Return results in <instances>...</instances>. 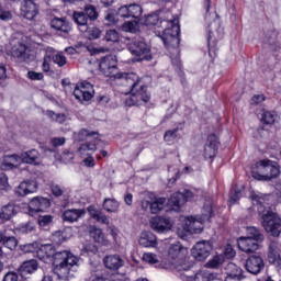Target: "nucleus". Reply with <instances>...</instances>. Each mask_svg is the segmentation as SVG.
Segmentation results:
<instances>
[{"mask_svg":"<svg viewBox=\"0 0 281 281\" xmlns=\"http://www.w3.org/2000/svg\"><path fill=\"white\" fill-rule=\"evenodd\" d=\"M38 190V183L34 180H25L22 181L16 188H15V194L16 196H27V194H34Z\"/></svg>","mask_w":281,"mask_h":281,"instance_id":"obj_22","label":"nucleus"},{"mask_svg":"<svg viewBox=\"0 0 281 281\" xmlns=\"http://www.w3.org/2000/svg\"><path fill=\"white\" fill-rule=\"evenodd\" d=\"M177 133H179V127L167 131L164 136L165 142H175L177 139Z\"/></svg>","mask_w":281,"mask_h":281,"instance_id":"obj_52","label":"nucleus"},{"mask_svg":"<svg viewBox=\"0 0 281 281\" xmlns=\"http://www.w3.org/2000/svg\"><path fill=\"white\" fill-rule=\"evenodd\" d=\"M278 121V113L273 111H263L261 114V122L263 124H276Z\"/></svg>","mask_w":281,"mask_h":281,"instance_id":"obj_37","label":"nucleus"},{"mask_svg":"<svg viewBox=\"0 0 281 281\" xmlns=\"http://www.w3.org/2000/svg\"><path fill=\"white\" fill-rule=\"evenodd\" d=\"M52 192H53L54 196H63V193H64L61 187L58 184L52 186Z\"/></svg>","mask_w":281,"mask_h":281,"instance_id":"obj_64","label":"nucleus"},{"mask_svg":"<svg viewBox=\"0 0 281 281\" xmlns=\"http://www.w3.org/2000/svg\"><path fill=\"white\" fill-rule=\"evenodd\" d=\"M36 255L37 258L46 265L53 262L55 266V273L61 280L74 278V273L78 271V257L74 256L69 250H60L56 252V249L52 244H45L36 250Z\"/></svg>","mask_w":281,"mask_h":281,"instance_id":"obj_3","label":"nucleus"},{"mask_svg":"<svg viewBox=\"0 0 281 281\" xmlns=\"http://www.w3.org/2000/svg\"><path fill=\"white\" fill-rule=\"evenodd\" d=\"M104 20L108 21V23L110 24L117 23V14H115V12L113 11H106Z\"/></svg>","mask_w":281,"mask_h":281,"instance_id":"obj_56","label":"nucleus"},{"mask_svg":"<svg viewBox=\"0 0 281 281\" xmlns=\"http://www.w3.org/2000/svg\"><path fill=\"white\" fill-rule=\"evenodd\" d=\"M116 16H121V19H131L128 5L120 7Z\"/></svg>","mask_w":281,"mask_h":281,"instance_id":"obj_54","label":"nucleus"},{"mask_svg":"<svg viewBox=\"0 0 281 281\" xmlns=\"http://www.w3.org/2000/svg\"><path fill=\"white\" fill-rule=\"evenodd\" d=\"M99 69L108 78L121 80L123 87L128 88L130 98L125 100L126 106H144L150 102V92L144 79L135 72H119L117 57L115 55H106L100 59Z\"/></svg>","mask_w":281,"mask_h":281,"instance_id":"obj_2","label":"nucleus"},{"mask_svg":"<svg viewBox=\"0 0 281 281\" xmlns=\"http://www.w3.org/2000/svg\"><path fill=\"white\" fill-rule=\"evenodd\" d=\"M265 100H267V98L265 97V94H255L251 100H250V104H262V102H265Z\"/></svg>","mask_w":281,"mask_h":281,"instance_id":"obj_59","label":"nucleus"},{"mask_svg":"<svg viewBox=\"0 0 281 281\" xmlns=\"http://www.w3.org/2000/svg\"><path fill=\"white\" fill-rule=\"evenodd\" d=\"M103 263L106 269L111 271H117V269H122L124 266V259L120 255H108L103 258Z\"/></svg>","mask_w":281,"mask_h":281,"instance_id":"obj_25","label":"nucleus"},{"mask_svg":"<svg viewBox=\"0 0 281 281\" xmlns=\"http://www.w3.org/2000/svg\"><path fill=\"white\" fill-rule=\"evenodd\" d=\"M85 14L90 21H95L98 20V10L92 5V4H87L85 7Z\"/></svg>","mask_w":281,"mask_h":281,"instance_id":"obj_43","label":"nucleus"},{"mask_svg":"<svg viewBox=\"0 0 281 281\" xmlns=\"http://www.w3.org/2000/svg\"><path fill=\"white\" fill-rule=\"evenodd\" d=\"M85 32H87L89 41H97V38H100V36H102V31L95 26L88 27Z\"/></svg>","mask_w":281,"mask_h":281,"instance_id":"obj_41","label":"nucleus"},{"mask_svg":"<svg viewBox=\"0 0 281 281\" xmlns=\"http://www.w3.org/2000/svg\"><path fill=\"white\" fill-rule=\"evenodd\" d=\"M52 221H54V216L52 215H40L37 218V223L40 227H47V225H50Z\"/></svg>","mask_w":281,"mask_h":281,"instance_id":"obj_48","label":"nucleus"},{"mask_svg":"<svg viewBox=\"0 0 281 281\" xmlns=\"http://www.w3.org/2000/svg\"><path fill=\"white\" fill-rule=\"evenodd\" d=\"M92 217L95 218V221H98V223H102L103 225H109V217L103 214L100 211H95L94 213H91Z\"/></svg>","mask_w":281,"mask_h":281,"instance_id":"obj_49","label":"nucleus"},{"mask_svg":"<svg viewBox=\"0 0 281 281\" xmlns=\"http://www.w3.org/2000/svg\"><path fill=\"white\" fill-rule=\"evenodd\" d=\"M3 281H19V274L10 271L3 277Z\"/></svg>","mask_w":281,"mask_h":281,"instance_id":"obj_63","label":"nucleus"},{"mask_svg":"<svg viewBox=\"0 0 281 281\" xmlns=\"http://www.w3.org/2000/svg\"><path fill=\"white\" fill-rule=\"evenodd\" d=\"M83 251H86L88 256L95 255L98 254V247H95L93 244H87L83 248Z\"/></svg>","mask_w":281,"mask_h":281,"instance_id":"obj_60","label":"nucleus"},{"mask_svg":"<svg viewBox=\"0 0 281 281\" xmlns=\"http://www.w3.org/2000/svg\"><path fill=\"white\" fill-rule=\"evenodd\" d=\"M46 115H48V117H52V120H55V122H58V124H63L65 120H67V116L65 114H56L54 113V111L50 110L46 112Z\"/></svg>","mask_w":281,"mask_h":281,"instance_id":"obj_50","label":"nucleus"},{"mask_svg":"<svg viewBox=\"0 0 281 281\" xmlns=\"http://www.w3.org/2000/svg\"><path fill=\"white\" fill-rule=\"evenodd\" d=\"M213 249V244L211 240L198 241L191 249V254L195 260L203 262L210 258V254Z\"/></svg>","mask_w":281,"mask_h":281,"instance_id":"obj_10","label":"nucleus"},{"mask_svg":"<svg viewBox=\"0 0 281 281\" xmlns=\"http://www.w3.org/2000/svg\"><path fill=\"white\" fill-rule=\"evenodd\" d=\"M3 247L7 249H10V251L16 249V245H19V241L14 237H4L2 239Z\"/></svg>","mask_w":281,"mask_h":281,"instance_id":"obj_46","label":"nucleus"},{"mask_svg":"<svg viewBox=\"0 0 281 281\" xmlns=\"http://www.w3.org/2000/svg\"><path fill=\"white\" fill-rule=\"evenodd\" d=\"M122 30H123V32L135 33V32H137V22L127 21V22L123 23Z\"/></svg>","mask_w":281,"mask_h":281,"instance_id":"obj_51","label":"nucleus"},{"mask_svg":"<svg viewBox=\"0 0 281 281\" xmlns=\"http://www.w3.org/2000/svg\"><path fill=\"white\" fill-rule=\"evenodd\" d=\"M251 175L257 181H271L280 177V165L269 159L259 160L252 167Z\"/></svg>","mask_w":281,"mask_h":281,"instance_id":"obj_5","label":"nucleus"},{"mask_svg":"<svg viewBox=\"0 0 281 281\" xmlns=\"http://www.w3.org/2000/svg\"><path fill=\"white\" fill-rule=\"evenodd\" d=\"M218 153V137L215 134L209 135L206 144L204 146V158L214 159Z\"/></svg>","mask_w":281,"mask_h":281,"instance_id":"obj_20","label":"nucleus"},{"mask_svg":"<svg viewBox=\"0 0 281 281\" xmlns=\"http://www.w3.org/2000/svg\"><path fill=\"white\" fill-rule=\"evenodd\" d=\"M223 262H225V256L215 255L212 259H210L206 262V267L209 269H218V267H221V265H223Z\"/></svg>","mask_w":281,"mask_h":281,"instance_id":"obj_38","label":"nucleus"},{"mask_svg":"<svg viewBox=\"0 0 281 281\" xmlns=\"http://www.w3.org/2000/svg\"><path fill=\"white\" fill-rule=\"evenodd\" d=\"M128 52L134 56L133 63H142V60H153L150 46L143 41H134L127 45Z\"/></svg>","mask_w":281,"mask_h":281,"instance_id":"obj_7","label":"nucleus"},{"mask_svg":"<svg viewBox=\"0 0 281 281\" xmlns=\"http://www.w3.org/2000/svg\"><path fill=\"white\" fill-rule=\"evenodd\" d=\"M245 269L252 276H258L265 269V259L258 255H252L247 258Z\"/></svg>","mask_w":281,"mask_h":281,"instance_id":"obj_15","label":"nucleus"},{"mask_svg":"<svg viewBox=\"0 0 281 281\" xmlns=\"http://www.w3.org/2000/svg\"><path fill=\"white\" fill-rule=\"evenodd\" d=\"M248 237L247 238H252L255 240H262V234H260V229H258L255 226H249L246 229Z\"/></svg>","mask_w":281,"mask_h":281,"instance_id":"obj_44","label":"nucleus"},{"mask_svg":"<svg viewBox=\"0 0 281 281\" xmlns=\"http://www.w3.org/2000/svg\"><path fill=\"white\" fill-rule=\"evenodd\" d=\"M268 261L281 270L280 247L276 241L270 243L268 247Z\"/></svg>","mask_w":281,"mask_h":281,"instance_id":"obj_23","label":"nucleus"},{"mask_svg":"<svg viewBox=\"0 0 281 281\" xmlns=\"http://www.w3.org/2000/svg\"><path fill=\"white\" fill-rule=\"evenodd\" d=\"M50 27L57 32H64V34H69L71 31V25H69L67 19L65 18H54L50 21Z\"/></svg>","mask_w":281,"mask_h":281,"instance_id":"obj_30","label":"nucleus"},{"mask_svg":"<svg viewBox=\"0 0 281 281\" xmlns=\"http://www.w3.org/2000/svg\"><path fill=\"white\" fill-rule=\"evenodd\" d=\"M21 14L27 21H33L38 15V5L35 4L34 0H25L21 4Z\"/></svg>","mask_w":281,"mask_h":281,"instance_id":"obj_21","label":"nucleus"},{"mask_svg":"<svg viewBox=\"0 0 281 281\" xmlns=\"http://www.w3.org/2000/svg\"><path fill=\"white\" fill-rule=\"evenodd\" d=\"M128 12H130V18L132 16V19H139V16H142V5L139 4H128Z\"/></svg>","mask_w":281,"mask_h":281,"instance_id":"obj_40","label":"nucleus"},{"mask_svg":"<svg viewBox=\"0 0 281 281\" xmlns=\"http://www.w3.org/2000/svg\"><path fill=\"white\" fill-rule=\"evenodd\" d=\"M14 214H16V211L14 210V204H8L2 206V210L0 212V218L2 221H10V218H12Z\"/></svg>","mask_w":281,"mask_h":281,"instance_id":"obj_35","label":"nucleus"},{"mask_svg":"<svg viewBox=\"0 0 281 281\" xmlns=\"http://www.w3.org/2000/svg\"><path fill=\"white\" fill-rule=\"evenodd\" d=\"M27 78L30 80H43V78H45V76L43 75V72H36L34 70H30L27 72Z\"/></svg>","mask_w":281,"mask_h":281,"instance_id":"obj_58","label":"nucleus"},{"mask_svg":"<svg viewBox=\"0 0 281 281\" xmlns=\"http://www.w3.org/2000/svg\"><path fill=\"white\" fill-rule=\"evenodd\" d=\"M85 216V210L82 209H68L61 214V220L64 223H78L80 218Z\"/></svg>","mask_w":281,"mask_h":281,"instance_id":"obj_24","label":"nucleus"},{"mask_svg":"<svg viewBox=\"0 0 281 281\" xmlns=\"http://www.w3.org/2000/svg\"><path fill=\"white\" fill-rule=\"evenodd\" d=\"M97 144L98 140L87 142L81 144L78 148L79 155H87V158L83 159V164L85 166H87V168H93L95 166V159L93 158V156L89 155V153H95V150H98Z\"/></svg>","mask_w":281,"mask_h":281,"instance_id":"obj_11","label":"nucleus"},{"mask_svg":"<svg viewBox=\"0 0 281 281\" xmlns=\"http://www.w3.org/2000/svg\"><path fill=\"white\" fill-rule=\"evenodd\" d=\"M144 212L159 214L166 207V198H157L153 193H147L140 202Z\"/></svg>","mask_w":281,"mask_h":281,"instance_id":"obj_9","label":"nucleus"},{"mask_svg":"<svg viewBox=\"0 0 281 281\" xmlns=\"http://www.w3.org/2000/svg\"><path fill=\"white\" fill-rule=\"evenodd\" d=\"M188 271L180 272L179 278L182 281H213L214 280V273L207 271V270H200L194 276H190Z\"/></svg>","mask_w":281,"mask_h":281,"instance_id":"obj_17","label":"nucleus"},{"mask_svg":"<svg viewBox=\"0 0 281 281\" xmlns=\"http://www.w3.org/2000/svg\"><path fill=\"white\" fill-rule=\"evenodd\" d=\"M252 205L257 206V212L261 218V225L267 234L278 237L281 234V218L276 212L269 209V195L260 192L250 194Z\"/></svg>","mask_w":281,"mask_h":281,"instance_id":"obj_4","label":"nucleus"},{"mask_svg":"<svg viewBox=\"0 0 281 281\" xmlns=\"http://www.w3.org/2000/svg\"><path fill=\"white\" fill-rule=\"evenodd\" d=\"M68 238H71V228L57 231L53 234V241H55L56 245H63Z\"/></svg>","mask_w":281,"mask_h":281,"instance_id":"obj_33","label":"nucleus"},{"mask_svg":"<svg viewBox=\"0 0 281 281\" xmlns=\"http://www.w3.org/2000/svg\"><path fill=\"white\" fill-rule=\"evenodd\" d=\"M50 57L54 65H57V67H65V65H67V57H65L63 53L50 52Z\"/></svg>","mask_w":281,"mask_h":281,"instance_id":"obj_39","label":"nucleus"},{"mask_svg":"<svg viewBox=\"0 0 281 281\" xmlns=\"http://www.w3.org/2000/svg\"><path fill=\"white\" fill-rule=\"evenodd\" d=\"M21 164H23V161L21 160V156L13 154L4 156L2 160V168L3 170H8L10 168H16V166H20Z\"/></svg>","mask_w":281,"mask_h":281,"instance_id":"obj_32","label":"nucleus"},{"mask_svg":"<svg viewBox=\"0 0 281 281\" xmlns=\"http://www.w3.org/2000/svg\"><path fill=\"white\" fill-rule=\"evenodd\" d=\"M237 246L240 251H244V254H254L255 251H258L260 247L258 240L249 237H239L237 239Z\"/></svg>","mask_w":281,"mask_h":281,"instance_id":"obj_18","label":"nucleus"},{"mask_svg":"<svg viewBox=\"0 0 281 281\" xmlns=\"http://www.w3.org/2000/svg\"><path fill=\"white\" fill-rule=\"evenodd\" d=\"M65 142V137H55L52 138L50 144H53L54 148H58V146H64Z\"/></svg>","mask_w":281,"mask_h":281,"instance_id":"obj_62","label":"nucleus"},{"mask_svg":"<svg viewBox=\"0 0 281 281\" xmlns=\"http://www.w3.org/2000/svg\"><path fill=\"white\" fill-rule=\"evenodd\" d=\"M143 262L147 265H159V257L154 252L143 254Z\"/></svg>","mask_w":281,"mask_h":281,"instance_id":"obj_42","label":"nucleus"},{"mask_svg":"<svg viewBox=\"0 0 281 281\" xmlns=\"http://www.w3.org/2000/svg\"><path fill=\"white\" fill-rule=\"evenodd\" d=\"M22 164H30L31 166H41V154L36 149L24 151L20 155Z\"/></svg>","mask_w":281,"mask_h":281,"instance_id":"obj_26","label":"nucleus"},{"mask_svg":"<svg viewBox=\"0 0 281 281\" xmlns=\"http://www.w3.org/2000/svg\"><path fill=\"white\" fill-rule=\"evenodd\" d=\"M108 43H117L120 41V33L115 30H109L104 36Z\"/></svg>","mask_w":281,"mask_h":281,"instance_id":"obj_47","label":"nucleus"},{"mask_svg":"<svg viewBox=\"0 0 281 281\" xmlns=\"http://www.w3.org/2000/svg\"><path fill=\"white\" fill-rule=\"evenodd\" d=\"M193 196L192 191L190 190H184L182 193L181 192H176L173 193L170 199H169V205L176 211H179L181 205H186L188 201H191Z\"/></svg>","mask_w":281,"mask_h":281,"instance_id":"obj_16","label":"nucleus"},{"mask_svg":"<svg viewBox=\"0 0 281 281\" xmlns=\"http://www.w3.org/2000/svg\"><path fill=\"white\" fill-rule=\"evenodd\" d=\"M210 218H212V205L205 204L201 217L190 216L187 218L189 232L192 234H201L204 227L203 223L206 221L210 222Z\"/></svg>","mask_w":281,"mask_h":281,"instance_id":"obj_8","label":"nucleus"},{"mask_svg":"<svg viewBox=\"0 0 281 281\" xmlns=\"http://www.w3.org/2000/svg\"><path fill=\"white\" fill-rule=\"evenodd\" d=\"M52 207V202L47 198L35 196L31 199L29 203V214L30 216H34L40 212H45V210H49Z\"/></svg>","mask_w":281,"mask_h":281,"instance_id":"obj_14","label":"nucleus"},{"mask_svg":"<svg viewBox=\"0 0 281 281\" xmlns=\"http://www.w3.org/2000/svg\"><path fill=\"white\" fill-rule=\"evenodd\" d=\"M103 210H105V212L115 213L117 210H120V202H117L115 199L108 198L103 201Z\"/></svg>","mask_w":281,"mask_h":281,"instance_id":"obj_36","label":"nucleus"},{"mask_svg":"<svg viewBox=\"0 0 281 281\" xmlns=\"http://www.w3.org/2000/svg\"><path fill=\"white\" fill-rule=\"evenodd\" d=\"M243 196V193L239 190L234 189L231 191L229 195V202L232 204L236 203L237 201H240V198Z\"/></svg>","mask_w":281,"mask_h":281,"instance_id":"obj_55","label":"nucleus"},{"mask_svg":"<svg viewBox=\"0 0 281 281\" xmlns=\"http://www.w3.org/2000/svg\"><path fill=\"white\" fill-rule=\"evenodd\" d=\"M90 237L94 240V243H98L99 245H103L104 247H109L110 243L106 238V235H104V232H102L101 228H98L95 226L90 228Z\"/></svg>","mask_w":281,"mask_h":281,"instance_id":"obj_31","label":"nucleus"},{"mask_svg":"<svg viewBox=\"0 0 281 281\" xmlns=\"http://www.w3.org/2000/svg\"><path fill=\"white\" fill-rule=\"evenodd\" d=\"M52 53L49 50L46 52V55L43 58V64H42V71L47 74L49 69H52Z\"/></svg>","mask_w":281,"mask_h":281,"instance_id":"obj_45","label":"nucleus"},{"mask_svg":"<svg viewBox=\"0 0 281 281\" xmlns=\"http://www.w3.org/2000/svg\"><path fill=\"white\" fill-rule=\"evenodd\" d=\"M11 56H13V58H18L20 63H27V60H32L33 58L27 45L21 43L12 47Z\"/></svg>","mask_w":281,"mask_h":281,"instance_id":"obj_19","label":"nucleus"},{"mask_svg":"<svg viewBox=\"0 0 281 281\" xmlns=\"http://www.w3.org/2000/svg\"><path fill=\"white\" fill-rule=\"evenodd\" d=\"M138 243L140 247H153L157 248V236L153 232L144 231L140 233Z\"/></svg>","mask_w":281,"mask_h":281,"instance_id":"obj_27","label":"nucleus"},{"mask_svg":"<svg viewBox=\"0 0 281 281\" xmlns=\"http://www.w3.org/2000/svg\"><path fill=\"white\" fill-rule=\"evenodd\" d=\"M223 256H225V258H234V256H236L234 247H232V245H226Z\"/></svg>","mask_w":281,"mask_h":281,"instance_id":"obj_61","label":"nucleus"},{"mask_svg":"<svg viewBox=\"0 0 281 281\" xmlns=\"http://www.w3.org/2000/svg\"><path fill=\"white\" fill-rule=\"evenodd\" d=\"M74 95L79 102H89L93 98V85L82 81L75 87Z\"/></svg>","mask_w":281,"mask_h":281,"instance_id":"obj_12","label":"nucleus"},{"mask_svg":"<svg viewBox=\"0 0 281 281\" xmlns=\"http://www.w3.org/2000/svg\"><path fill=\"white\" fill-rule=\"evenodd\" d=\"M225 269L227 277L245 279V276L243 274V268L236 266V263L229 262Z\"/></svg>","mask_w":281,"mask_h":281,"instance_id":"obj_34","label":"nucleus"},{"mask_svg":"<svg viewBox=\"0 0 281 281\" xmlns=\"http://www.w3.org/2000/svg\"><path fill=\"white\" fill-rule=\"evenodd\" d=\"M144 25L154 30L156 36L167 46L172 65L181 69V57L179 55L181 26H179V19L173 16L170 11H159L147 15Z\"/></svg>","mask_w":281,"mask_h":281,"instance_id":"obj_1","label":"nucleus"},{"mask_svg":"<svg viewBox=\"0 0 281 281\" xmlns=\"http://www.w3.org/2000/svg\"><path fill=\"white\" fill-rule=\"evenodd\" d=\"M72 20L75 21L76 25H78L80 32L89 30V18L85 11H75L72 14Z\"/></svg>","mask_w":281,"mask_h":281,"instance_id":"obj_29","label":"nucleus"},{"mask_svg":"<svg viewBox=\"0 0 281 281\" xmlns=\"http://www.w3.org/2000/svg\"><path fill=\"white\" fill-rule=\"evenodd\" d=\"M186 250H183V246H181V243L171 244L168 250L169 258L173 260L171 262L173 267V271L180 276L182 271H190L192 269V266L186 260Z\"/></svg>","mask_w":281,"mask_h":281,"instance_id":"obj_6","label":"nucleus"},{"mask_svg":"<svg viewBox=\"0 0 281 281\" xmlns=\"http://www.w3.org/2000/svg\"><path fill=\"white\" fill-rule=\"evenodd\" d=\"M38 269V261L35 259H31L27 261H24L20 268H19V273L22 276V278H25V276H32L35 271Z\"/></svg>","mask_w":281,"mask_h":281,"instance_id":"obj_28","label":"nucleus"},{"mask_svg":"<svg viewBox=\"0 0 281 281\" xmlns=\"http://www.w3.org/2000/svg\"><path fill=\"white\" fill-rule=\"evenodd\" d=\"M21 251L23 254H34L38 249V244H26L20 246Z\"/></svg>","mask_w":281,"mask_h":281,"instance_id":"obj_53","label":"nucleus"},{"mask_svg":"<svg viewBox=\"0 0 281 281\" xmlns=\"http://www.w3.org/2000/svg\"><path fill=\"white\" fill-rule=\"evenodd\" d=\"M0 21H12V12L0 7Z\"/></svg>","mask_w":281,"mask_h":281,"instance_id":"obj_57","label":"nucleus"},{"mask_svg":"<svg viewBox=\"0 0 281 281\" xmlns=\"http://www.w3.org/2000/svg\"><path fill=\"white\" fill-rule=\"evenodd\" d=\"M149 225L157 234H168L172 229V221L164 216H155L149 221Z\"/></svg>","mask_w":281,"mask_h":281,"instance_id":"obj_13","label":"nucleus"}]
</instances>
